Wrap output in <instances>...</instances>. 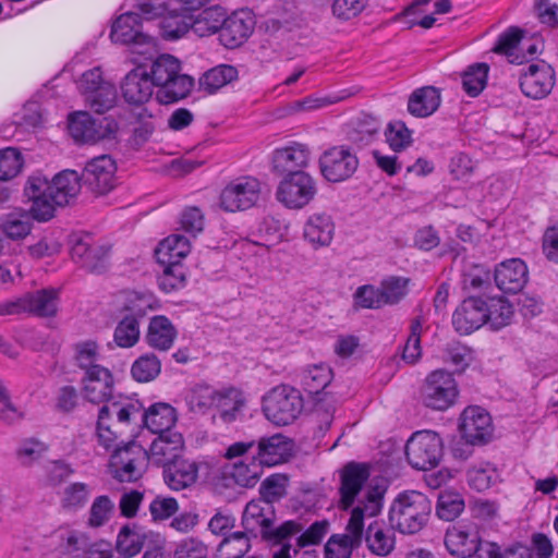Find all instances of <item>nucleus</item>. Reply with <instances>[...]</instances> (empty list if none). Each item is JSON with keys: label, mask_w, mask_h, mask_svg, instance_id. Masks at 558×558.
I'll use <instances>...</instances> for the list:
<instances>
[{"label": "nucleus", "mask_w": 558, "mask_h": 558, "mask_svg": "<svg viewBox=\"0 0 558 558\" xmlns=\"http://www.w3.org/2000/svg\"><path fill=\"white\" fill-rule=\"evenodd\" d=\"M81 180L74 170H63L52 180L40 172L32 174L24 186V195L32 202V217L41 222L53 218L57 206H65L78 195Z\"/></svg>", "instance_id": "obj_1"}, {"label": "nucleus", "mask_w": 558, "mask_h": 558, "mask_svg": "<svg viewBox=\"0 0 558 558\" xmlns=\"http://www.w3.org/2000/svg\"><path fill=\"white\" fill-rule=\"evenodd\" d=\"M385 489L379 486L367 488L351 510L344 534L332 535L325 545V558H350L353 549L361 546L364 535V520L376 517L384 506Z\"/></svg>", "instance_id": "obj_2"}, {"label": "nucleus", "mask_w": 558, "mask_h": 558, "mask_svg": "<svg viewBox=\"0 0 558 558\" xmlns=\"http://www.w3.org/2000/svg\"><path fill=\"white\" fill-rule=\"evenodd\" d=\"M147 69L160 104H173L185 98L194 85L193 77L181 73L180 61L171 54L159 56Z\"/></svg>", "instance_id": "obj_3"}, {"label": "nucleus", "mask_w": 558, "mask_h": 558, "mask_svg": "<svg viewBox=\"0 0 558 558\" xmlns=\"http://www.w3.org/2000/svg\"><path fill=\"white\" fill-rule=\"evenodd\" d=\"M98 411L96 435L99 445L111 449L122 428L128 426L133 416L140 413V405L121 393L101 403Z\"/></svg>", "instance_id": "obj_4"}, {"label": "nucleus", "mask_w": 558, "mask_h": 558, "mask_svg": "<svg viewBox=\"0 0 558 558\" xmlns=\"http://www.w3.org/2000/svg\"><path fill=\"white\" fill-rule=\"evenodd\" d=\"M432 512L430 500L416 490L399 494L389 509L391 526L402 534H415L427 523Z\"/></svg>", "instance_id": "obj_5"}, {"label": "nucleus", "mask_w": 558, "mask_h": 558, "mask_svg": "<svg viewBox=\"0 0 558 558\" xmlns=\"http://www.w3.org/2000/svg\"><path fill=\"white\" fill-rule=\"evenodd\" d=\"M303 410V399L295 388L280 385L263 398V412L276 425L292 423Z\"/></svg>", "instance_id": "obj_6"}, {"label": "nucleus", "mask_w": 558, "mask_h": 558, "mask_svg": "<svg viewBox=\"0 0 558 558\" xmlns=\"http://www.w3.org/2000/svg\"><path fill=\"white\" fill-rule=\"evenodd\" d=\"M147 450L136 441H130L118 447L110 457L109 472L121 483L140 480L148 463Z\"/></svg>", "instance_id": "obj_7"}, {"label": "nucleus", "mask_w": 558, "mask_h": 558, "mask_svg": "<svg viewBox=\"0 0 558 558\" xmlns=\"http://www.w3.org/2000/svg\"><path fill=\"white\" fill-rule=\"evenodd\" d=\"M444 454L440 436L432 430L415 432L407 441L405 457L409 464L416 470L436 468Z\"/></svg>", "instance_id": "obj_8"}, {"label": "nucleus", "mask_w": 558, "mask_h": 558, "mask_svg": "<svg viewBox=\"0 0 558 558\" xmlns=\"http://www.w3.org/2000/svg\"><path fill=\"white\" fill-rule=\"evenodd\" d=\"M458 395V384L452 374L445 369H436L427 375L421 399L428 409L446 411L456 403Z\"/></svg>", "instance_id": "obj_9"}, {"label": "nucleus", "mask_w": 558, "mask_h": 558, "mask_svg": "<svg viewBox=\"0 0 558 558\" xmlns=\"http://www.w3.org/2000/svg\"><path fill=\"white\" fill-rule=\"evenodd\" d=\"M317 194L315 179L305 171L284 175L276 190V198L289 209H301L308 205Z\"/></svg>", "instance_id": "obj_10"}, {"label": "nucleus", "mask_w": 558, "mask_h": 558, "mask_svg": "<svg viewBox=\"0 0 558 558\" xmlns=\"http://www.w3.org/2000/svg\"><path fill=\"white\" fill-rule=\"evenodd\" d=\"M254 447L255 441H238L230 445L225 453L229 460L241 458L227 466V474L243 487L255 486L264 472V466L254 456H247Z\"/></svg>", "instance_id": "obj_11"}, {"label": "nucleus", "mask_w": 558, "mask_h": 558, "mask_svg": "<svg viewBox=\"0 0 558 558\" xmlns=\"http://www.w3.org/2000/svg\"><path fill=\"white\" fill-rule=\"evenodd\" d=\"M260 183L253 177H240L229 182L220 193V207L225 211L246 210L257 204Z\"/></svg>", "instance_id": "obj_12"}, {"label": "nucleus", "mask_w": 558, "mask_h": 558, "mask_svg": "<svg viewBox=\"0 0 558 558\" xmlns=\"http://www.w3.org/2000/svg\"><path fill=\"white\" fill-rule=\"evenodd\" d=\"M117 122L108 117L93 118L86 111H77L69 117V132L76 142L94 143L113 135Z\"/></svg>", "instance_id": "obj_13"}, {"label": "nucleus", "mask_w": 558, "mask_h": 558, "mask_svg": "<svg viewBox=\"0 0 558 558\" xmlns=\"http://www.w3.org/2000/svg\"><path fill=\"white\" fill-rule=\"evenodd\" d=\"M359 167V159L347 146H333L319 157L322 175L331 183L350 179Z\"/></svg>", "instance_id": "obj_14"}, {"label": "nucleus", "mask_w": 558, "mask_h": 558, "mask_svg": "<svg viewBox=\"0 0 558 558\" xmlns=\"http://www.w3.org/2000/svg\"><path fill=\"white\" fill-rule=\"evenodd\" d=\"M117 166L108 155H101L89 160L83 171L85 184L97 194H106L116 185Z\"/></svg>", "instance_id": "obj_15"}, {"label": "nucleus", "mask_w": 558, "mask_h": 558, "mask_svg": "<svg viewBox=\"0 0 558 558\" xmlns=\"http://www.w3.org/2000/svg\"><path fill=\"white\" fill-rule=\"evenodd\" d=\"M159 542V533L147 530L138 524L123 525L116 539V550L123 558H132L142 549Z\"/></svg>", "instance_id": "obj_16"}, {"label": "nucleus", "mask_w": 558, "mask_h": 558, "mask_svg": "<svg viewBox=\"0 0 558 558\" xmlns=\"http://www.w3.org/2000/svg\"><path fill=\"white\" fill-rule=\"evenodd\" d=\"M555 85V72L545 63L530 64L520 75V88L522 93L532 99L545 98Z\"/></svg>", "instance_id": "obj_17"}, {"label": "nucleus", "mask_w": 558, "mask_h": 558, "mask_svg": "<svg viewBox=\"0 0 558 558\" xmlns=\"http://www.w3.org/2000/svg\"><path fill=\"white\" fill-rule=\"evenodd\" d=\"M484 541L474 524H456L445 534L444 543L450 555L471 558Z\"/></svg>", "instance_id": "obj_18"}, {"label": "nucleus", "mask_w": 558, "mask_h": 558, "mask_svg": "<svg viewBox=\"0 0 558 558\" xmlns=\"http://www.w3.org/2000/svg\"><path fill=\"white\" fill-rule=\"evenodd\" d=\"M81 383L83 397L90 403L101 404L118 395L113 375L105 366L96 367V369L83 374Z\"/></svg>", "instance_id": "obj_19"}, {"label": "nucleus", "mask_w": 558, "mask_h": 558, "mask_svg": "<svg viewBox=\"0 0 558 558\" xmlns=\"http://www.w3.org/2000/svg\"><path fill=\"white\" fill-rule=\"evenodd\" d=\"M311 150L307 145L292 142L276 148L271 154V170L278 174L303 171L310 162Z\"/></svg>", "instance_id": "obj_20"}, {"label": "nucleus", "mask_w": 558, "mask_h": 558, "mask_svg": "<svg viewBox=\"0 0 558 558\" xmlns=\"http://www.w3.org/2000/svg\"><path fill=\"white\" fill-rule=\"evenodd\" d=\"M459 428L468 442H483L492 435V418L483 408L468 407L460 416Z\"/></svg>", "instance_id": "obj_21"}, {"label": "nucleus", "mask_w": 558, "mask_h": 558, "mask_svg": "<svg viewBox=\"0 0 558 558\" xmlns=\"http://www.w3.org/2000/svg\"><path fill=\"white\" fill-rule=\"evenodd\" d=\"M110 38L113 43L133 46H153L149 36L143 33L138 14L128 12L121 14L112 24Z\"/></svg>", "instance_id": "obj_22"}, {"label": "nucleus", "mask_w": 558, "mask_h": 558, "mask_svg": "<svg viewBox=\"0 0 558 558\" xmlns=\"http://www.w3.org/2000/svg\"><path fill=\"white\" fill-rule=\"evenodd\" d=\"M254 19L248 11H239L225 16L219 34L221 44L229 49L242 45L254 29Z\"/></svg>", "instance_id": "obj_23"}, {"label": "nucleus", "mask_w": 558, "mask_h": 558, "mask_svg": "<svg viewBox=\"0 0 558 558\" xmlns=\"http://www.w3.org/2000/svg\"><path fill=\"white\" fill-rule=\"evenodd\" d=\"M154 84L148 75L145 64H140L131 70L121 83V93L126 102L142 105L150 99Z\"/></svg>", "instance_id": "obj_24"}, {"label": "nucleus", "mask_w": 558, "mask_h": 558, "mask_svg": "<svg viewBox=\"0 0 558 558\" xmlns=\"http://www.w3.org/2000/svg\"><path fill=\"white\" fill-rule=\"evenodd\" d=\"M529 270L520 258H511L498 264L495 268V282L505 293H518L527 282Z\"/></svg>", "instance_id": "obj_25"}, {"label": "nucleus", "mask_w": 558, "mask_h": 558, "mask_svg": "<svg viewBox=\"0 0 558 558\" xmlns=\"http://www.w3.org/2000/svg\"><path fill=\"white\" fill-rule=\"evenodd\" d=\"M258 462L265 466H275L283 463L291 456L292 441L282 434L260 437L256 444Z\"/></svg>", "instance_id": "obj_26"}, {"label": "nucleus", "mask_w": 558, "mask_h": 558, "mask_svg": "<svg viewBox=\"0 0 558 558\" xmlns=\"http://www.w3.org/2000/svg\"><path fill=\"white\" fill-rule=\"evenodd\" d=\"M483 298L470 296L462 301L452 315V325L461 335H470L484 323Z\"/></svg>", "instance_id": "obj_27"}, {"label": "nucleus", "mask_w": 558, "mask_h": 558, "mask_svg": "<svg viewBox=\"0 0 558 558\" xmlns=\"http://www.w3.org/2000/svg\"><path fill=\"white\" fill-rule=\"evenodd\" d=\"M369 471L364 464L351 462L347 464L341 473L340 506L349 509L353 506L355 497L368 480Z\"/></svg>", "instance_id": "obj_28"}, {"label": "nucleus", "mask_w": 558, "mask_h": 558, "mask_svg": "<svg viewBox=\"0 0 558 558\" xmlns=\"http://www.w3.org/2000/svg\"><path fill=\"white\" fill-rule=\"evenodd\" d=\"M157 435V438H155L150 445L149 451H147L148 461L165 468L168 463L180 458L179 452L184 446V440L182 435L178 432H168Z\"/></svg>", "instance_id": "obj_29"}, {"label": "nucleus", "mask_w": 558, "mask_h": 558, "mask_svg": "<svg viewBox=\"0 0 558 558\" xmlns=\"http://www.w3.org/2000/svg\"><path fill=\"white\" fill-rule=\"evenodd\" d=\"M24 314L36 317H52L57 314L59 290L54 288L39 289L21 295Z\"/></svg>", "instance_id": "obj_30"}, {"label": "nucleus", "mask_w": 558, "mask_h": 558, "mask_svg": "<svg viewBox=\"0 0 558 558\" xmlns=\"http://www.w3.org/2000/svg\"><path fill=\"white\" fill-rule=\"evenodd\" d=\"M163 480L172 490H182L192 486L198 477V465L196 462L178 458L163 468Z\"/></svg>", "instance_id": "obj_31"}, {"label": "nucleus", "mask_w": 558, "mask_h": 558, "mask_svg": "<svg viewBox=\"0 0 558 558\" xmlns=\"http://www.w3.org/2000/svg\"><path fill=\"white\" fill-rule=\"evenodd\" d=\"M245 407L246 398L242 390L234 387L218 390L215 410L225 424H231L240 420Z\"/></svg>", "instance_id": "obj_32"}, {"label": "nucleus", "mask_w": 558, "mask_h": 558, "mask_svg": "<svg viewBox=\"0 0 558 558\" xmlns=\"http://www.w3.org/2000/svg\"><path fill=\"white\" fill-rule=\"evenodd\" d=\"M335 234V223L331 216L325 213L311 215L304 223L303 236L314 247L328 246Z\"/></svg>", "instance_id": "obj_33"}, {"label": "nucleus", "mask_w": 558, "mask_h": 558, "mask_svg": "<svg viewBox=\"0 0 558 558\" xmlns=\"http://www.w3.org/2000/svg\"><path fill=\"white\" fill-rule=\"evenodd\" d=\"M441 104L440 90L434 86L415 89L409 97L408 111L416 118H427L437 111Z\"/></svg>", "instance_id": "obj_34"}, {"label": "nucleus", "mask_w": 558, "mask_h": 558, "mask_svg": "<svg viewBox=\"0 0 558 558\" xmlns=\"http://www.w3.org/2000/svg\"><path fill=\"white\" fill-rule=\"evenodd\" d=\"M177 411L169 403L158 402L150 405L143 414L145 426L154 434L174 432Z\"/></svg>", "instance_id": "obj_35"}, {"label": "nucleus", "mask_w": 558, "mask_h": 558, "mask_svg": "<svg viewBox=\"0 0 558 558\" xmlns=\"http://www.w3.org/2000/svg\"><path fill=\"white\" fill-rule=\"evenodd\" d=\"M175 338L177 330L169 318L158 315L150 319L146 335L149 347L159 351H167L172 347Z\"/></svg>", "instance_id": "obj_36"}, {"label": "nucleus", "mask_w": 558, "mask_h": 558, "mask_svg": "<svg viewBox=\"0 0 558 558\" xmlns=\"http://www.w3.org/2000/svg\"><path fill=\"white\" fill-rule=\"evenodd\" d=\"M483 310L485 312L484 323L492 329L498 330L510 324L513 307L504 296H487L483 299Z\"/></svg>", "instance_id": "obj_37"}, {"label": "nucleus", "mask_w": 558, "mask_h": 558, "mask_svg": "<svg viewBox=\"0 0 558 558\" xmlns=\"http://www.w3.org/2000/svg\"><path fill=\"white\" fill-rule=\"evenodd\" d=\"M225 16L226 11L220 5L207 8L197 16H191V31L199 37L220 34Z\"/></svg>", "instance_id": "obj_38"}, {"label": "nucleus", "mask_w": 558, "mask_h": 558, "mask_svg": "<svg viewBox=\"0 0 558 558\" xmlns=\"http://www.w3.org/2000/svg\"><path fill=\"white\" fill-rule=\"evenodd\" d=\"M90 537L82 531L70 530L59 535L57 547L60 558H85Z\"/></svg>", "instance_id": "obj_39"}, {"label": "nucleus", "mask_w": 558, "mask_h": 558, "mask_svg": "<svg viewBox=\"0 0 558 558\" xmlns=\"http://www.w3.org/2000/svg\"><path fill=\"white\" fill-rule=\"evenodd\" d=\"M367 548L377 556H387L395 548V535L383 524L374 521L365 532Z\"/></svg>", "instance_id": "obj_40"}, {"label": "nucleus", "mask_w": 558, "mask_h": 558, "mask_svg": "<svg viewBox=\"0 0 558 558\" xmlns=\"http://www.w3.org/2000/svg\"><path fill=\"white\" fill-rule=\"evenodd\" d=\"M236 78V68L229 64H220L208 70L201 76L199 88L208 94H214Z\"/></svg>", "instance_id": "obj_41"}, {"label": "nucleus", "mask_w": 558, "mask_h": 558, "mask_svg": "<svg viewBox=\"0 0 558 558\" xmlns=\"http://www.w3.org/2000/svg\"><path fill=\"white\" fill-rule=\"evenodd\" d=\"M90 495L92 488L88 484L71 483L60 493V505L65 511L75 512L85 507Z\"/></svg>", "instance_id": "obj_42"}, {"label": "nucleus", "mask_w": 558, "mask_h": 558, "mask_svg": "<svg viewBox=\"0 0 558 558\" xmlns=\"http://www.w3.org/2000/svg\"><path fill=\"white\" fill-rule=\"evenodd\" d=\"M332 372L326 364L312 365L302 373V385L310 395H318L331 381Z\"/></svg>", "instance_id": "obj_43"}, {"label": "nucleus", "mask_w": 558, "mask_h": 558, "mask_svg": "<svg viewBox=\"0 0 558 558\" xmlns=\"http://www.w3.org/2000/svg\"><path fill=\"white\" fill-rule=\"evenodd\" d=\"M74 359L76 366L84 374L92 372L96 367H104L100 364L101 355L99 345L93 340L77 342L74 345Z\"/></svg>", "instance_id": "obj_44"}, {"label": "nucleus", "mask_w": 558, "mask_h": 558, "mask_svg": "<svg viewBox=\"0 0 558 558\" xmlns=\"http://www.w3.org/2000/svg\"><path fill=\"white\" fill-rule=\"evenodd\" d=\"M189 31H191V16L174 11L169 10L160 22V35L166 40L180 39Z\"/></svg>", "instance_id": "obj_45"}, {"label": "nucleus", "mask_w": 558, "mask_h": 558, "mask_svg": "<svg viewBox=\"0 0 558 558\" xmlns=\"http://www.w3.org/2000/svg\"><path fill=\"white\" fill-rule=\"evenodd\" d=\"M468 483L477 492L490 488L499 480L497 469L489 462H480L468 471Z\"/></svg>", "instance_id": "obj_46"}, {"label": "nucleus", "mask_w": 558, "mask_h": 558, "mask_svg": "<svg viewBox=\"0 0 558 558\" xmlns=\"http://www.w3.org/2000/svg\"><path fill=\"white\" fill-rule=\"evenodd\" d=\"M191 250L190 240L182 234H172L160 242L157 248L159 259L179 262L185 257Z\"/></svg>", "instance_id": "obj_47"}, {"label": "nucleus", "mask_w": 558, "mask_h": 558, "mask_svg": "<svg viewBox=\"0 0 558 558\" xmlns=\"http://www.w3.org/2000/svg\"><path fill=\"white\" fill-rule=\"evenodd\" d=\"M251 549L246 533L234 532L223 537L217 547L218 558H242Z\"/></svg>", "instance_id": "obj_48"}, {"label": "nucleus", "mask_w": 558, "mask_h": 558, "mask_svg": "<svg viewBox=\"0 0 558 558\" xmlns=\"http://www.w3.org/2000/svg\"><path fill=\"white\" fill-rule=\"evenodd\" d=\"M489 66L486 63L470 65L462 74L463 90L470 97L478 96L487 84Z\"/></svg>", "instance_id": "obj_49"}, {"label": "nucleus", "mask_w": 558, "mask_h": 558, "mask_svg": "<svg viewBox=\"0 0 558 558\" xmlns=\"http://www.w3.org/2000/svg\"><path fill=\"white\" fill-rule=\"evenodd\" d=\"M161 371L160 360L153 353L141 355L131 367L132 377L138 383L154 380Z\"/></svg>", "instance_id": "obj_50"}, {"label": "nucleus", "mask_w": 558, "mask_h": 558, "mask_svg": "<svg viewBox=\"0 0 558 558\" xmlns=\"http://www.w3.org/2000/svg\"><path fill=\"white\" fill-rule=\"evenodd\" d=\"M159 260L162 264H167L162 274L158 277L159 288L167 293L183 288L185 283L183 265L180 262Z\"/></svg>", "instance_id": "obj_51"}, {"label": "nucleus", "mask_w": 558, "mask_h": 558, "mask_svg": "<svg viewBox=\"0 0 558 558\" xmlns=\"http://www.w3.org/2000/svg\"><path fill=\"white\" fill-rule=\"evenodd\" d=\"M140 339V325L134 315L124 316L114 329V341L120 348H131Z\"/></svg>", "instance_id": "obj_52"}, {"label": "nucleus", "mask_w": 558, "mask_h": 558, "mask_svg": "<svg viewBox=\"0 0 558 558\" xmlns=\"http://www.w3.org/2000/svg\"><path fill=\"white\" fill-rule=\"evenodd\" d=\"M218 389L210 386L198 385L191 390L189 405L193 412L206 413L216 408Z\"/></svg>", "instance_id": "obj_53"}, {"label": "nucleus", "mask_w": 558, "mask_h": 558, "mask_svg": "<svg viewBox=\"0 0 558 558\" xmlns=\"http://www.w3.org/2000/svg\"><path fill=\"white\" fill-rule=\"evenodd\" d=\"M423 320L415 317L410 325V333L402 349V360L409 364L416 363L422 356L421 336Z\"/></svg>", "instance_id": "obj_54"}, {"label": "nucleus", "mask_w": 558, "mask_h": 558, "mask_svg": "<svg viewBox=\"0 0 558 558\" xmlns=\"http://www.w3.org/2000/svg\"><path fill=\"white\" fill-rule=\"evenodd\" d=\"M271 506L265 500H252L250 501L243 512V522L245 524H256L262 527V533L266 536L269 533V529L272 526V521L267 518L265 511L270 510Z\"/></svg>", "instance_id": "obj_55"}, {"label": "nucleus", "mask_w": 558, "mask_h": 558, "mask_svg": "<svg viewBox=\"0 0 558 558\" xmlns=\"http://www.w3.org/2000/svg\"><path fill=\"white\" fill-rule=\"evenodd\" d=\"M523 32L519 27H509L498 36V39L493 47L492 51L498 54L506 56L510 62H517L519 44L522 39Z\"/></svg>", "instance_id": "obj_56"}, {"label": "nucleus", "mask_w": 558, "mask_h": 558, "mask_svg": "<svg viewBox=\"0 0 558 558\" xmlns=\"http://www.w3.org/2000/svg\"><path fill=\"white\" fill-rule=\"evenodd\" d=\"M116 100L117 90L111 83L100 85L99 88L85 97V101L89 108L99 114L111 109Z\"/></svg>", "instance_id": "obj_57"}, {"label": "nucleus", "mask_w": 558, "mask_h": 558, "mask_svg": "<svg viewBox=\"0 0 558 558\" xmlns=\"http://www.w3.org/2000/svg\"><path fill=\"white\" fill-rule=\"evenodd\" d=\"M113 510L114 504L108 496L96 497L89 509L88 525L90 527L104 526L110 520Z\"/></svg>", "instance_id": "obj_58"}, {"label": "nucleus", "mask_w": 558, "mask_h": 558, "mask_svg": "<svg viewBox=\"0 0 558 558\" xmlns=\"http://www.w3.org/2000/svg\"><path fill=\"white\" fill-rule=\"evenodd\" d=\"M23 167L21 153L13 147L0 150V181H8L16 177Z\"/></svg>", "instance_id": "obj_59"}, {"label": "nucleus", "mask_w": 558, "mask_h": 558, "mask_svg": "<svg viewBox=\"0 0 558 558\" xmlns=\"http://www.w3.org/2000/svg\"><path fill=\"white\" fill-rule=\"evenodd\" d=\"M2 230L12 240L24 239L32 230V221L27 214H11L2 222Z\"/></svg>", "instance_id": "obj_60"}, {"label": "nucleus", "mask_w": 558, "mask_h": 558, "mask_svg": "<svg viewBox=\"0 0 558 558\" xmlns=\"http://www.w3.org/2000/svg\"><path fill=\"white\" fill-rule=\"evenodd\" d=\"M464 509V501L459 495L442 494L438 498L436 513L439 519L453 521Z\"/></svg>", "instance_id": "obj_61"}, {"label": "nucleus", "mask_w": 558, "mask_h": 558, "mask_svg": "<svg viewBox=\"0 0 558 558\" xmlns=\"http://www.w3.org/2000/svg\"><path fill=\"white\" fill-rule=\"evenodd\" d=\"M386 141L395 151H401L411 144V131L402 121L390 122L385 132Z\"/></svg>", "instance_id": "obj_62"}, {"label": "nucleus", "mask_w": 558, "mask_h": 558, "mask_svg": "<svg viewBox=\"0 0 558 558\" xmlns=\"http://www.w3.org/2000/svg\"><path fill=\"white\" fill-rule=\"evenodd\" d=\"M179 223L183 231L195 238L204 230L205 217L198 207L191 206L182 210Z\"/></svg>", "instance_id": "obj_63"}, {"label": "nucleus", "mask_w": 558, "mask_h": 558, "mask_svg": "<svg viewBox=\"0 0 558 558\" xmlns=\"http://www.w3.org/2000/svg\"><path fill=\"white\" fill-rule=\"evenodd\" d=\"M353 298L355 306L362 308H379L385 305L380 288L372 284L359 287Z\"/></svg>", "instance_id": "obj_64"}]
</instances>
